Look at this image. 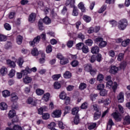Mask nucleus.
Returning a JSON list of instances; mask_svg holds the SVG:
<instances>
[{"mask_svg": "<svg viewBox=\"0 0 130 130\" xmlns=\"http://www.w3.org/2000/svg\"><path fill=\"white\" fill-rule=\"evenodd\" d=\"M40 38H42V39L43 40H45V38H46L45 34H42L41 35V37L38 36L36 37L33 41L29 42L30 45L34 47V46H35V44L39 43V41H40Z\"/></svg>", "mask_w": 130, "mask_h": 130, "instance_id": "obj_1", "label": "nucleus"}, {"mask_svg": "<svg viewBox=\"0 0 130 130\" xmlns=\"http://www.w3.org/2000/svg\"><path fill=\"white\" fill-rule=\"evenodd\" d=\"M118 28L120 30H124L127 26V20L126 19H122L119 21Z\"/></svg>", "mask_w": 130, "mask_h": 130, "instance_id": "obj_2", "label": "nucleus"}, {"mask_svg": "<svg viewBox=\"0 0 130 130\" xmlns=\"http://www.w3.org/2000/svg\"><path fill=\"white\" fill-rule=\"evenodd\" d=\"M113 117L114 118L116 121H121V119H122V117L120 115L119 113L114 112L112 114Z\"/></svg>", "mask_w": 130, "mask_h": 130, "instance_id": "obj_3", "label": "nucleus"}, {"mask_svg": "<svg viewBox=\"0 0 130 130\" xmlns=\"http://www.w3.org/2000/svg\"><path fill=\"white\" fill-rule=\"evenodd\" d=\"M61 115V110H55L52 114V117L58 118L60 117Z\"/></svg>", "mask_w": 130, "mask_h": 130, "instance_id": "obj_4", "label": "nucleus"}, {"mask_svg": "<svg viewBox=\"0 0 130 130\" xmlns=\"http://www.w3.org/2000/svg\"><path fill=\"white\" fill-rule=\"evenodd\" d=\"M117 100H118V102H119V103H122V102H123L124 100V96L122 92H120L117 95Z\"/></svg>", "mask_w": 130, "mask_h": 130, "instance_id": "obj_5", "label": "nucleus"}, {"mask_svg": "<svg viewBox=\"0 0 130 130\" xmlns=\"http://www.w3.org/2000/svg\"><path fill=\"white\" fill-rule=\"evenodd\" d=\"M75 0H67L65 3V6L68 7L69 6L71 8H75Z\"/></svg>", "mask_w": 130, "mask_h": 130, "instance_id": "obj_6", "label": "nucleus"}, {"mask_svg": "<svg viewBox=\"0 0 130 130\" xmlns=\"http://www.w3.org/2000/svg\"><path fill=\"white\" fill-rule=\"evenodd\" d=\"M117 72H118V68L115 66H112L110 69V74H112L113 75L117 74Z\"/></svg>", "mask_w": 130, "mask_h": 130, "instance_id": "obj_7", "label": "nucleus"}, {"mask_svg": "<svg viewBox=\"0 0 130 130\" xmlns=\"http://www.w3.org/2000/svg\"><path fill=\"white\" fill-rule=\"evenodd\" d=\"M36 20V14L35 13H31L28 17V21L30 23L35 22Z\"/></svg>", "mask_w": 130, "mask_h": 130, "instance_id": "obj_8", "label": "nucleus"}, {"mask_svg": "<svg viewBox=\"0 0 130 130\" xmlns=\"http://www.w3.org/2000/svg\"><path fill=\"white\" fill-rule=\"evenodd\" d=\"M31 70L29 69V67H26L24 70H22L21 71V74H22V76H27L28 74H31Z\"/></svg>", "mask_w": 130, "mask_h": 130, "instance_id": "obj_9", "label": "nucleus"}, {"mask_svg": "<svg viewBox=\"0 0 130 130\" xmlns=\"http://www.w3.org/2000/svg\"><path fill=\"white\" fill-rule=\"evenodd\" d=\"M19 98H18V95L15 93H12L11 94V101L12 102H17Z\"/></svg>", "mask_w": 130, "mask_h": 130, "instance_id": "obj_10", "label": "nucleus"}, {"mask_svg": "<svg viewBox=\"0 0 130 130\" xmlns=\"http://www.w3.org/2000/svg\"><path fill=\"white\" fill-rule=\"evenodd\" d=\"M27 104H31L32 106H36L37 103L35 101H33V99L29 98L27 99Z\"/></svg>", "mask_w": 130, "mask_h": 130, "instance_id": "obj_11", "label": "nucleus"}, {"mask_svg": "<svg viewBox=\"0 0 130 130\" xmlns=\"http://www.w3.org/2000/svg\"><path fill=\"white\" fill-rule=\"evenodd\" d=\"M100 116H101V111H96L93 116L94 120H97V119L100 118Z\"/></svg>", "mask_w": 130, "mask_h": 130, "instance_id": "obj_12", "label": "nucleus"}, {"mask_svg": "<svg viewBox=\"0 0 130 130\" xmlns=\"http://www.w3.org/2000/svg\"><path fill=\"white\" fill-rule=\"evenodd\" d=\"M91 52L93 54H97L99 52V47L94 46L91 48Z\"/></svg>", "mask_w": 130, "mask_h": 130, "instance_id": "obj_13", "label": "nucleus"}, {"mask_svg": "<svg viewBox=\"0 0 130 130\" xmlns=\"http://www.w3.org/2000/svg\"><path fill=\"white\" fill-rule=\"evenodd\" d=\"M8 105L5 102H2L0 104V109L1 110H7Z\"/></svg>", "mask_w": 130, "mask_h": 130, "instance_id": "obj_14", "label": "nucleus"}, {"mask_svg": "<svg viewBox=\"0 0 130 130\" xmlns=\"http://www.w3.org/2000/svg\"><path fill=\"white\" fill-rule=\"evenodd\" d=\"M78 8L81 10L82 13H85V12H86V8H85L84 4L82 2H81L78 4Z\"/></svg>", "mask_w": 130, "mask_h": 130, "instance_id": "obj_15", "label": "nucleus"}, {"mask_svg": "<svg viewBox=\"0 0 130 130\" xmlns=\"http://www.w3.org/2000/svg\"><path fill=\"white\" fill-rule=\"evenodd\" d=\"M7 63L9 66V67H11V68H15V67H16V63H15V62L10 59L7 60Z\"/></svg>", "mask_w": 130, "mask_h": 130, "instance_id": "obj_16", "label": "nucleus"}, {"mask_svg": "<svg viewBox=\"0 0 130 130\" xmlns=\"http://www.w3.org/2000/svg\"><path fill=\"white\" fill-rule=\"evenodd\" d=\"M130 124V116H126L124 119L123 124H124V125H126V124Z\"/></svg>", "mask_w": 130, "mask_h": 130, "instance_id": "obj_17", "label": "nucleus"}, {"mask_svg": "<svg viewBox=\"0 0 130 130\" xmlns=\"http://www.w3.org/2000/svg\"><path fill=\"white\" fill-rule=\"evenodd\" d=\"M23 82L25 84H29V83H31V82H32V78L26 76L25 78H23Z\"/></svg>", "mask_w": 130, "mask_h": 130, "instance_id": "obj_18", "label": "nucleus"}, {"mask_svg": "<svg viewBox=\"0 0 130 130\" xmlns=\"http://www.w3.org/2000/svg\"><path fill=\"white\" fill-rule=\"evenodd\" d=\"M81 50L82 51V52H83V53H88V52H89V47H88L85 45H83Z\"/></svg>", "mask_w": 130, "mask_h": 130, "instance_id": "obj_19", "label": "nucleus"}, {"mask_svg": "<svg viewBox=\"0 0 130 130\" xmlns=\"http://www.w3.org/2000/svg\"><path fill=\"white\" fill-rule=\"evenodd\" d=\"M23 41V37L21 36H18L16 38V42L19 45L22 44V42Z\"/></svg>", "mask_w": 130, "mask_h": 130, "instance_id": "obj_20", "label": "nucleus"}, {"mask_svg": "<svg viewBox=\"0 0 130 130\" xmlns=\"http://www.w3.org/2000/svg\"><path fill=\"white\" fill-rule=\"evenodd\" d=\"M9 117L13 118V117L16 116V112L14 110H10L8 114Z\"/></svg>", "mask_w": 130, "mask_h": 130, "instance_id": "obj_21", "label": "nucleus"}, {"mask_svg": "<svg viewBox=\"0 0 130 130\" xmlns=\"http://www.w3.org/2000/svg\"><path fill=\"white\" fill-rule=\"evenodd\" d=\"M31 54L34 56H37V55H38L39 54V52H38V50L36 48H34L31 50Z\"/></svg>", "mask_w": 130, "mask_h": 130, "instance_id": "obj_22", "label": "nucleus"}, {"mask_svg": "<svg viewBox=\"0 0 130 130\" xmlns=\"http://www.w3.org/2000/svg\"><path fill=\"white\" fill-rule=\"evenodd\" d=\"M60 99H62V100H64L67 98V94L64 91H62L59 94Z\"/></svg>", "mask_w": 130, "mask_h": 130, "instance_id": "obj_23", "label": "nucleus"}, {"mask_svg": "<svg viewBox=\"0 0 130 130\" xmlns=\"http://www.w3.org/2000/svg\"><path fill=\"white\" fill-rule=\"evenodd\" d=\"M36 92L39 96H41V95H43V94H44V90L40 88H38L36 90Z\"/></svg>", "mask_w": 130, "mask_h": 130, "instance_id": "obj_24", "label": "nucleus"}, {"mask_svg": "<svg viewBox=\"0 0 130 130\" xmlns=\"http://www.w3.org/2000/svg\"><path fill=\"white\" fill-rule=\"evenodd\" d=\"M50 96V94L49 93H47L45 94L43 98V100H44L46 102H47L48 100H49V97Z\"/></svg>", "mask_w": 130, "mask_h": 130, "instance_id": "obj_25", "label": "nucleus"}, {"mask_svg": "<svg viewBox=\"0 0 130 130\" xmlns=\"http://www.w3.org/2000/svg\"><path fill=\"white\" fill-rule=\"evenodd\" d=\"M107 45V42H106V41H103V40L99 44V46L101 48H103V47H105V46H106Z\"/></svg>", "mask_w": 130, "mask_h": 130, "instance_id": "obj_26", "label": "nucleus"}, {"mask_svg": "<svg viewBox=\"0 0 130 130\" xmlns=\"http://www.w3.org/2000/svg\"><path fill=\"white\" fill-rule=\"evenodd\" d=\"M0 73L3 76H4V75H6V74L8 73V69H7V68H6L5 67H3L1 68L0 70Z\"/></svg>", "mask_w": 130, "mask_h": 130, "instance_id": "obj_27", "label": "nucleus"}, {"mask_svg": "<svg viewBox=\"0 0 130 130\" xmlns=\"http://www.w3.org/2000/svg\"><path fill=\"white\" fill-rule=\"evenodd\" d=\"M63 76L65 79H70L72 77V74H71L70 72L67 71L64 73Z\"/></svg>", "mask_w": 130, "mask_h": 130, "instance_id": "obj_28", "label": "nucleus"}, {"mask_svg": "<svg viewBox=\"0 0 130 130\" xmlns=\"http://www.w3.org/2000/svg\"><path fill=\"white\" fill-rule=\"evenodd\" d=\"M60 63L61 64H67L69 63V59L67 58H63L61 59Z\"/></svg>", "mask_w": 130, "mask_h": 130, "instance_id": "obj_29", "label": "nucleus"}, {"mask_svg": "<svg viewBox=\"0 0 130 130\" xmlns=\"http://www.w3.org/2000/svg\"><path fill=\"white\" fill-rule=\"evenodd\" d=\"M84 45V43H79L78 44H77L76 45V49H77L78 50H81V49L83 48V46Z\"/></svg>", "mask_w": 130, "mask_h": 130, "instance_id": "obj_30", "label": "nucleus"}, {"mask_svg": "<svg viewBox=\"0 0 130 130\" xmlns=\"http://www.w3.org/2000/svg\"><path fill=\"white\" fill-rule=\"evenodd\" d=\"M84 69L85 71H86V72H89L92 69V65H91L90 64H87L85 65Z\"/></svg>", "mask_w": 130, "mask_h": 130, "instance_id": "obj_31", "label": "nucleus"}, {"mask_svg": "<svg viewBox=\"0 0 130 130\" xmlns=\"http://www.w3.org/2000/svg\"><path fill=\"white\" fill-rule=\"evenodd\" d=\"M79 112V108H74L72 110V114L73 115H77Z\"/></svg>", "mask_w": 130, "mask_h": 130, "instance_id": "obj_32", "label": "nucleus"}, {"mask_svg": "<svg viewBox=\"0 0 130 130\" xmlns=\"http://www.w3.org/2000/svg\"><path fill=\"white\" fill-rule=\"evenodd\" d=\"M83 20L86 22V23H89V22L91 21V17L88 15H84L83 16Z\"/></svg>", "mask_w": 130, "mask_h": 130, "instance_id": "obj_33", "label": "nucleus"}, {"mask_svg": "<svg viewBox=\"0 0 130 130\" xmlns=\"http://www.w3.org/2000/svg\"><path fill=\"white\" fill-rule=\"evenodd\" d=\"M124 56V53H120L118 55L117 60H118V61H121V60H122V59H123Z\"/></svg>", "mask_w": 130, "mask_h": 130, "instance_id": "obj_34", "label": "nucleus"}, {"mask_svg": "<svg viewBox=\"0 0 130 130\" xmlns=\"http://www.w3.org/2000/svg\"><path fill=\"white\" fill-rule=\"evenodd\" d=\"M43 21L45 24H50V23H51V20L47 17H45L43 19Z\"/></svg>", "mask_w": 130, "mask_h": 130, "instance_id": "obj_35", "label": "nucleus"}, {"mask_svg": "<svg viewBox=\"0 0 130 130\" xmlns=\"http://www.w3.org/2000/svg\"><path fill=\"white\" fill-rule=\"evenodd\" d=\"M61 77V74H55L52 76V78L54 81H57Z\"/></svg>", "mask_w": 130, "mask_h": 130, "instance_id": "obj_36", "label": "nucleus"}, {"mask_svg": "<svg viewBox=\"0 0 130 130\" xmlns=\"http://www.w3.org/2000/svg\"><path fill=\"white\" fill-rule=\"evenodd\" d=\"M86 88H87V84H86V83H80L79 87V88L80 90H84V89H86Z\"/></svg>", "mask_w": 130, "mask_h": 130, "instance_id": "obj_37", "label": "nucleus"}, {"mask_svg": "<svg viewBox=\"0 0 130 130\" xmlns=\"http://www.w3.org/2000/svg\"><path fill=\"white\" fill-rule=\"evenodd\" d=\"M96 97H98V94L97 93H91L90 95V99L92 100V101L95 100Z\"/></svg>", "mask_w": 130, "mask_h": 130, "instance_id": "obj_38", "label": "nucleus"}, {"mask_svg": "<svg viewBox=\"0 0 130 130\" xmlns=\"http://www.w3.org/2000/svg\"><path fill=\"white\" fill-rule=\"evenodd\" d=\"M4 97H8L11 95L10 92L8 90H4L2 92Z\"/></svg>", "mask_w": 130, "mask_h": 130, "instance_id": "obj_39", "label": "nucleus"}, {"mask_svg": "<svg viewBox=\"0 0 130 130\" xmlns=\"http://www.w3.org/2000/svg\"><path fill=\"white\" fill-rule=\"evenodd\" d=\"M61 85L58 82H55L54 83V88L55 89H60Z\"/></svg>", "mask_w": 130, "mask_h": 130, "instance_id": "obj_40", "label": "nucleus"}, {"mask_svg": "<svg viewBox=\"0 0 130 130\" xmlns=\"http://www.w3.org/2000/svg\"><path fill=\"white\" fill-rule=\"evenodd\" d=\"M46 51L47 53H50L52 51V47L51 45H49L47 46Z\"/></svg>", "mask_w": 130, "mask_h": 130, "instance_id": "obj_41", "label": "nucleus"}, {"mask_svg": "<svg viewBox=\"0 0 130 130\" xmlns=\"http://www.w3.org/2000/svg\"><path fill=\"white\" fill-rule=\"evenodd\" d=\"M130 40L129 39H127L124 41L122 42V46H123L124 47H125L127 45H128V44L129 43Z\"/></svg>", "mask_w": 130, "mask_h": 130, "instance_id": "obj_42", "label": "nucleus"}, {"mask_svg": "<svg viewBox=\"0 0 130 130\" xmlns=\"http://www.w3.org/2000/svg\"><path fill=\"white\" fill-rule=\"evenodd\" d=\"M85 44H86V45L91 46H92V44H93V41H92V40H91L90 39H88L85 41Z\"/></svg>", "mask_w": 130, "mask_h": 130, "instance_id": "obj_43", "label": "nucleus"}, {"mask_svg": "<svg viewBox=\"0 0 130 130\" xmlns=\"http://www.w3.org/2000/svg\"><path fill=\"white\" fill-rule=\"evenodd\" d=\"M96 125H97V124L96 123H91L88 126V129H94V128H95V127H96Z\"/></svg>", "mask_w": 130, "mask_h": 130, "instance_id": "obj_44", "label": "nucleus"}, {"mask_svg": "<svg viewBox=\"0 0 130 130\" xmlns=\"http://www.w3.org/2000/svg\"><path fill=\"white\" fill-rule=\"evenodd\" d=\"M95 59L99 62H100L101 60H102V55L101 54H98L95 57Z\"/></svg>", "mask_w": 130, "mask_h": 130, "instance_id": "obj_45", "label": "nucleus"}, {"mask_svg": "<svg viewBox=\"0 0 130 130\" xmlns=\"http://www.w3.org/2000/svg\"><path fill=\"white\" fill-rule=\"evenodd\" d=\"M46 110V107H44L43 108H41L38 109V113L39 114H43V111H45Z\"/></svg>", "mask_w": 130, "mask_h": 130, "instance_id": "obj_46", "label": "nucleus"}, {"mask_svg": "<svg viewBox=\"0 0 130 130\" xmlns=\"http://www.w3.org/2000/svg\"><path fill=\"white\" fill-rule=\"evenodd\" d=\"M15 70L14 69H12L10 71V73L9 74V76L10 77V78H13V77H14V76H15Z\"/></svg>", "mask_w": 130, "mask_h": 130, "instance_id": "obj_47", "label": "nucleus"}, {"mask_svg": "<svg viewBox=\"0 0 130 130\" xmlns=\"http://www.w3.org/2000/svg\"><path fill=\"white\" fill-rule=\"evenodd\" d=\"M80 122V118L79 116L76 115L74 118V123L75 124H78Z\"/></svg>", "mask_w": 130, "mask_h": 130, "instance_id": "obj_48", "label": "nucleus"}, {"mask_svg": "<svg viewBox=\"0 0 130 130\" xmlns=\"http://www.w3.org/2000/svg\"><path fill=\"white\" fill-rule=\"evenodd\" d=\"M100 95L101 96H106L107 95V90L106 89H103L102 91L100 92Z\"/></svg>", "mask_w": 130, "mask_h": 130, "instance_id": "obj_49", "label": "nucleus"}, {"mask_svg": "<svg viewBox=\"0 0 130 130\" xmlns=\"http://www.w3.org/2000/svg\"><path fill=\"white\" fill-rule=\"evenodd\" d=\"M71 64L72 67L75 68L79 65V61L78 60H74L71 62Z\"/></svg>", "mask_w": 130, "mask_h": 130, "instance_id": "obj_50", "label": "nucleus"}, {"mask_svg": "<svg viewBox=\"0 0 130 130\" xmlns=\"http://www.w3.org/2000/svg\"><path fill=\"white\" fill-rule=\"evenodd\" d=\"M73 8L74 9H73L72 15L73 16H78V15H79V13H78V10L77 8H75V7Z\"/></svg>", "mask_w": 130, "mask_h": 130, "instance_id": "obj_51", "label": "nucleus"}, {"mask_svg": "<svg viewBox=\"0 0 130 130\" xmlns=\"http://www.w3.org/2000/svg\"><path fill=\"white\" fill-rule=\"evenodd\" d=\"M24 63V60H23V58H20L18 59V61L17 62V63L19 67H22V65Z\"/></svg>", "mask_w": 130, "mask_h": 130, "instance_id": "obj_52", "label": "nucleus"}, {"mask_svg": "<svg viewBox=\"0 0 130 130\" xmlns=\"http://www.w3.org/2000/svg\"><path fill=\"white\" fill-rule=\"evenodd\" d=\"M7 40V37L4 35L0 34V41H6Z\"/></svg>", "mask_w": 130, "mask_h": 130, "instance_id": "obj_53", "label": "nucleus"}, {"mask_svg": "<svg viewBox=\"0 0 130 130\" xmlns=\"http://www.w3.org/2000/svg\"><path fill=\"white\" fill-rule=\"evenodd\" d=\"M73 45H74V41H69L67 43V46L69 48L73 47Z\"/></svg>", "mask_w": 130, "mask_h": 130, "instance_id": "obj_54", "label": "nucleus"}, {"mask_svg": "<svg viewBox=\"0 0 130 130\" xmlns=\"http://www.w3.org/2000/svg\"><path fill=\"white\" fill-rule=\"evenodd\" d=\"M49 114L48 113L43 114L42 118L43 119H48L49 118Z\"/></svg>", "mask_w": 130, "mask_h": 130, "instance_id": "obj_55", "label": "nucleus"}, {"mask_svg": "<svg viewBox=\"0 0 130 130\" xmlns=\"http://www.w3.org/2000/svg\"><path fill=\"white\" fill-rule=\"evenodd\" d=\"M106 10V6H103L102 8L99 10V13L100 14H101V13H103L104 11Z\"/></svg>", "mask_w": 130, "mask_h": 130, "instance_id": "obj_56", "label": "nucleus"}, {"mask_svg": "<svg viewBox=\"0 0 130 130\" xmlns=\"http://www.w3.org/2000/svg\"><path fill=\"white\" fill-rule=\"evenodd\" d=\"M55 125L56 124L53 122L48 125V128H50L51 129L52 128H54V127L55 126Z\"/></svg>", "mask_w": 130, "mask_h": 130, "instance_id": "obj_57", "label": "nucleus"}, {"mask_svg": "<svg viewBox=\"0 0 130 130\" xmlns=\"http://www.w3.org/2000/svg\"><path fill=\"white\" fill-rule=\"evenodd\" d=\"M126 67V62L123 61L121 63L120 66V68L121 69H125Z\"/></svg>", "mask_w": 130, "mask_h": 130, "instance_id": "obj_58", "label": "nucleus"}, {"mask_svg": "<svg viewBox=\"0 0 130 130\" xmlns=\"http://www.w3.org/2000/svg\"><path fill=\"white\" fill-rule=\"evenodd\" d=\"M104 87H105L104 84H100L99 85H98L97 89H98V90H101L103 89H104Z\"/></svg>", "mask_w": 130, "mask_h": 130, "instance_id": "obj_59", "label": "nucleus"}, {"mask_svg": "<svg viewBox=\"0 0 130 130\" xmlns=\"http://www.w3.org/2000/svg\"><path fill=\"white\" fill-rule=\"evenodd\" d=\"M103 79H104V76L102 74H99L98 76V77H97L98 81H102Z\"/></svg>", "mask_w": 130, "mask_h": 130, "instance_id": "obj_60", "label": "nucleus"}, {"mask_svg": "<svg viewBox=\"0 0 130 130\" xmlns=\"http://www.w3.org/2000/svg\"><path fill=\"white\" fill-rule=\"evenodd\" d=\"M90 74L91 76H94V75H96V73H97V70L96 69H91L90 71Z\"/></svg>", "mask_w": 130, "mask_h": 130, "instance_id": "obj_61", "label": "nucleus"}, {"mask_svg": "<svg viewBox=\"0 0 130 130\" xmlns=\"http://www.w3.org/2000/svg\"><path fill=\"white\" fill-rule=\"evenodd\" d=\"M13 128L14 130H22V127L18 125H15Z\"/></svg>", "mask_w": 130, "mask_h": 130, "instance_id": "obj_62", "label": "nucleus"}, {"mask_svg": "<svg viewBox=\"0 0 130 130\" xmlns=\"http://www.w3.org/2000/svg\"><path fill=\"white\" fill-rule=\"evenodd\" d=\"M103 40V38L101 37H98L94 39L95 42H100V43H101Z\"/></svg>", "mask_w": 130, "mask_h": 130, "instance_id": "obj_63", "label": "nucleus"}, {"mask_svg": "<svg viewBox=\"0 0 130 130\" xmlns=\"http://www.w3.org/2000/svg\"><path fill=\"white\" fill-rule=\"evenodd\" d=\"M4 27L6 30H11V26L8 23H5L4 24Z\"/></svg>", "mask_w": 130, "mask_h": 130, "instance_id": "obj_64", "label": "nucleus"}]
</instances>
